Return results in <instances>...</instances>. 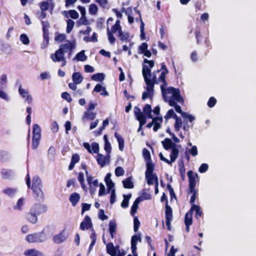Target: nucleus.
<instances>
[{
	"label": "nucleus",
	"mask_w": 256,
	"mask_h": 256,
	"mask_svg": "<svg viewBox=\"0 0 256 256\" xmlns=\"http://www.w3.org/2000/svg\"><path fill=\"white\" fill-rule=\"evenodd\" d=\"M121 12H124L126 15L128 16H132V7H128L126 9L122 8L121 10Z\"/></svg>",
	"instance_id": "nucleus-62"
},
{
	"label": "nucleus",
	"mask_w": 256,
	"mask_h": 256,
	"mask_svg": "<svg viewBox=\"0 0 256 256\" xmlns=\"http://www.w3.org/2000/svg\"><path fill=\"white\" fill-rule=\"evenodd\" d=\"M146 169L145 172V174H154L153 172L154 169V164L152 162V160L146 162Z\"/></svg>",
	"instance_id": "nucleus-35"
},
{
	"label": "nucleus",
	"mask_w": 256,
	"mask_h": 256,
	"mask_svg": "<svg viewBox=\"0 0 256 256\" xmlns=\"http://www.w3.org/2000/svg\"><path fill=\"white\" fill-rule=\"evenodd\" d=\"M26 184L28 188L30 187V178L29 174L26 178ZM42 182L39 177L36 176L32 178L31 188L33 197L37 200H42L44 198V192L42 190Z\"/></svg>",
	"instance_id": "nucleus-2"
},
{
	"label": "nucleus",
	"mask_w": 256,
	"mask_h": 256,
	"mask_svg": "<svg viewBox=\"0 0 256 256\" xmlns=\"http://www.w3.org/2000/svg\"><path fill=\"white\" fill-rule=\"evenodd\" d=\"M184 224L190 225L192 224V214L190 212V210L185 214Z\"/></svg>",
	"instance_id": "nucleus-39"
},
{
	"label": "nucleus",
	"mask_w": 256,
	"mask_h": 256,
	"mask_svg": "<svg viewBox=\"0 0 256 256\" xmlns=\"http://www.w3.org/2000/svg\"><path fill=\"white\" fill-rule=\"evenodd\" d=\"M41 24L42 25L44 38V43L42 44L44 46H42V48H44L46 46H47L49 44L50 38L48 28L50 27V25L49 22L48 20H42Z\"/></svg>",
	"instance_id": "nucleus-6"
},
{
	"label": "nucleus",
	"mask_w": 256,
	"mask_h": 256,
	"mask_svg": "<svg viewBox=\"0 0 256 256\" xmlns=\"http://www.w3.org/2000/svg\"><path fill=\"white\" fill-rule=\"evenodd\" d=\"M102 240L104 244L106 245V250L107 254H110V256H116L119 248V246H114L112 242L106 243L104 236H102Z\"/></svg>",
	"instance_id": "nucleus-12"
},
{
	"label": "nucleus",
	"mask_w": 256,
	"mask_h": 256,
	"mask_svg": "<svg viewBox=\"0 0 256 256\" xmlns=\"http://www.w3.org/2000/svg\"><path fill=\"white\" fill-rule=\"evenodd\" d=\"M134 10L136 12V14H138V15H140V38L142 40H144L145 39V32H144V22L142 21L140 12L137 9V8L136 7L134 8Z\"/></svg>",
	"instance_id": "nucleus-20"
},
{
	"label": "nucleus",
	"mask_w": 256,
	"mask_h": 256,
	"mask_svg": "<svg viewBox=\"0 0 256 256\" xmlns=\"http://www.w3.org/2000/svg\"><path fill=\"white\" fill-rule=\"evenodd\" d=\"M194 211L196 212L195 216L197 219L202 216V212L200 210V206L196 204H193L192 206V207L190 210V212L193 214Z\"/></svg>",
	"instance_id": "nucleus-25"
},
{
	"label": "nucleus",
	"mask_w": 256,
	"mask_h": 256,
	"mask_svg": "<svg viewBox=\"0 0 256 256\" xmlns=\"http://www.w3.org/2000/svg\"><path fill=\"white\" fill-rule=\"evenodd\" d=\"M151 198V196L146 194V192L143 193L142 196H138L133 202V204L131 207L130 214L132 216L136 212L138 208L139 204L144 200H150Z\"/></svg>",
	"instance_id": "nucleus-5"
},
{
	"label": "nucleus",
	"mask_w": 256,
	"mask_h": 256,
	"mask_svg": "<svg viewBox=\"0 0 256 256\" xmlns=\"http://www.w3.org/2000/svg\"><path fill=\"white\" fill-rule=\"evenodd\" d=\"M107 186V191L109 192L110 190L114 189V184L112 182V180H110L108 182H105Z\"/></svg>",
	"instance_id": "nucleus-61"
},
{
	"label": "nucleus",
	"mask_w": 256,
	"mask_h": 256,
	"mask_svg": "<svg viewBox=\"0 0 256 256\" xmlns=\"http://www.w3.org/2000/svg\"><path fill=\"white\" fill-rule=\"evenodd\" d=\"M182 125L181 118L175 122L174 127L176 132H179Z\"/></svg>",
	"instance_id": "nucleus-58"
},
{
	"label": "nucleus",
	"mask_w": 256,
	"mask_h": 256,
	"mask_svg": "<svg viewBox=\"0 0 256 256\" xmlns=\"http://www.w3.org/2000/svg\"><path fill=\"white\" fill-rule=\"evenodd\" d=\"M3 192L9 196H13L16 192L15 188H7L3 190Z\"/></svg>",
	"instance_id": "nucleus-49"
},
{
	"label": "nucleus",
	"mask_w": 256,
	"mask_h": 256,
	"mask_svg": "<svg viewBox=\"0 0 256 256\" xmlns=\"http://www.w3.org/2000/svg\"><path fill=\"white\" fill-rule=\"evenodd\" d=\"M168 94H172V98L169 100H173L176 102H183L184 100L180 94L178 88L174 87H169L166 90Z\"/></svg>",
	"instance_id": "nucleus-10"
},
{
	"label": "nucleus",
	"mask_w": 256,
	"mask_h": 256,
	"mask_svg": "<svg viewBox=\"0 0 256 256\" xmlns=\"http://www.w3.org/2000/svg\"><path fill=\"white\" fill-rule=\"evenodd\" d=\"M96 114L93 112H84V116L90 120H94L96 117Z\"/></svg>",
	"instance_id": "nucleus-50"
},
{
	"label": "nucleus",
	"mask_w": 256,
	"mask_h": 256,
	"mask_svg": "<svg viewBox=\"0 0 256 256\" xmlns=\"http://www.w3.org/2000/svg\"><path fill=\"white\" fill-rule=\"evenodd\" d=\"M188 192L189 194H192V195L191 196L190 199V203L192 206L193 204H194V203L196 199V196L198 193V190L196 189H194V191L191 192L190 190H188Z\"/></svg>",
	"instance_id": "nucleus-44"
},
{
	"label": "nucleus",
	"mask_w": 256,
	"mask_h": 256,
	"mask_svg": "<svg viewBox=\"0 0 256 256\" xmlns=\"http://www.w3.org/2000/svg\"><path fill=\"white\" fill-rule=\"evenodd\" d=\"M25 256H42V254L35 248L28 249L24 252Z\"/></svg>",
	"instance_id": "nucleus-27"
},
{
	"label": "nucleus",
	"mask_w": 256,
	"mask_h": 256,
	"mask_svg": "<svg viewBox=\"0 0 256 256\" xmlns=\"http://www.w3.org/2000/svg\"><path fill=\"white\" fill-rule=\"evenodd\" d=\"M107 34L110 42V44H114L116 42V38L114 36L112 32L109 30L108 28L107 30Z\"/></svg>",
	"instance_id": "nucleus-54"
},
{
	"label": "nucleus",
	"mask_w": 256,
	"mask_h": 256,
	"mask_svg": "<svg viewBox=\"0 0 256 256\" xmlns=\"http://www.w3.org/2000/svg\"><path fill=\"white\" fill-rule=\"evenodd\" d=\"M105 76L103 73H96L91 76L92 80L96 82H102L104 79Z\"/></svg>",
	"instance_id": "nucleus-37"
},
{
	"label": "nucleus",
	"mask_w": 256,
	"mask_h": 256,
	"mask_svg": "<svg viewBox=\"0 0 256 256\" xmlns=\"http://www.w3.org/2000/svg\"><path fill=\"white\" fill-rule=\"evenodd\" d=\"M75 58L78 61L84 62L86 60L87 56L84 54V50H82L78 52L75 56Z\"/></svg>",
	"instance_id": "nucleus-38"
},
{
	"label": "nucleus",
	"mask_w": 256,
	"mask_h": 256,
	"mask_svg": "<svg viewBox=\"0 0 256 256\" xmlns=\"http://www.w3.org/2000/svg\"><path fill=\"white\" fill-rule=\"evenodd\" d=\"M124 174V170L121 166H118L115 169V174L116 176L119 177L122 176Z\"/></svg>",
	"instance_id": "nucleus-55"
},
{
	"label": "nucleus",
	"mask_w": 256,
	"mask_h": 256,
	"mask_svg": "<svg viewBox=\"0 0 256 256\" xmlns=\"http://www.w3.org/2000/svg\"><path fill=\"white\" fill-rule=\"evenodd\" d=\"M47 211V206L42 204H35L31 206L28 212L25 214L26 220L32 224L38 222V216Z\"/></svg>",
	"instance_id": "nucleus-1"
},
{
	"label": "nucleus",
	"mask_w": 256,
	"mask_h": 256,
	"mask_svg": "<svg viewBox=\"0 0 256 256\" xmlns=\"http://www.w3.org/2000/svg\"><path fill=\"white\" fill-rule=\"evenodd\" d=\"M168 104L170 106H174L176 111L180 114L182 116H183V114L185 113V112L182 111L180 106L177 104L176 102L173 100H168Z\"/></svg>",
	"instance_id": "nucleus-32"
},
{
	"label": "nucleus",
	"mask_w": 256,
	"mask_h": 256,
	"mask_svg": "<svg viewBox=\"0 0 256 256\" xmlns=\"http://www.w3.org/2000/svg\"><path fill=\"white\" fill-rule=\"evenodd\" d=\"M72 78L74 83L80 84L82 82L84 78L80 72H74L72 75Z\"/></svg>",
	"instance_id": "nucleus-31"
},
{
	"label": "nucleus",
	"mask_w": 256,
	"mask_h": 256,
	"mask_svg": "<svg viewBox=\"0 0 256 256\" xmlns=\"http://www.w3.org/2000/svg\"><path fill=\"white\" fill-rule=\"evenodd\" d=\"M73 48L74 46L70 42L62 44L54 53L50 54V58L54 62H60V60H64V54L68 52L70 55Z\"/></svg>",
	"instance_id": "nucleus-3"
},
{
	"label": "nucleus",
	"mask_w": 256,
	"mask_h": 256,
	"mask_svg": "<svg viewBox=\"0 0 256 256\" xmlns=\"http://www.w3.org/2000/svg\"><path fill=\"white\" fill-rule=\"evenodd\" d=\"M68 234L65 232V230H62L58 234L53 236L52 240L55 244H59L64 242L68 238Z\"/></svg>",
	"instance_id": "nucleus-16"
},
{
	"label": "nucleus",
	"mask_w": 256,
	"mask_h": 256,
	"mask_svg": "<svg viewBox=\"0 0 256 256\" xmlns=\"http://www.w3.org/2000/svg\"><path fill=\"white\" fill-rule=\"evenodd\" d=\"M122 30V27L120 26V21L118 20H116L112 28V32H116L117 31L119 33V32Z\"/></svg>",
	"instance_id": "nucleus-40"
},
{
	"label": "nucleus",
	"mask_w": 256,
	"mask_h": 256,
	"mask_svg": "<svg viewBox=\"0 0 256 256\" xmlns=\"http://www.w3.org/2000/svg\"><path fill=\"white\" fill-rule=\"evenodd\" d=\"M98 10V8L96 4H92L89 6V13L92 15H95Z\"/></svg>",
	"instance_id": "nucleus-45"
},
{
	"label": "nucleus",
	"mask_w": 256,
	"mask_h": 256,
	"mask_svg": "<svg viewBox=\"0 0 256 256\" xmlns=\"http://www.w3.org/2000/svg\"><path fill=\"white\" fill-rule=\"evenodd\" d=\"M92 150L95 154H99V144L98 143L94 142L92 144Z\"/></svg>",
	"instance_id": "nucleus-59"
},
{
	"label": "nucleus",
	"mask_w": 256,
	"mask_h": 256,
	"mask_svg": "<svg viewBox=\"0 0 256 256\" xmlns=\"http://www.w3.org/2000/svg\"><path fill=\"white\" fill-rule=\"evenodd\" d=\"M140 222L137 216H134V232H136L140 226Z\"/></svg>",
	"instance_id": "nucleus-53"
},
{
	"label": "nucleus",
	"mask_w": 256,
	"mask_h": 256,
	"mask_svg": "<svg viewBox=\"0 0 256 256\" xmlns=\"http://www.w3.org/2000/svg\"><path fill=\"white\" fill-rule=\"evenodd\" d=\"M66 24H67V26H66V32L68 34H69L72 30L74 26V22L71 19H68L66 20Z\"/></svg>",
	"instance_id": "nucleus-42"
},
{
	"label": "nucleus",
	"mask_w": 256,
	"mask_h": 256,
	"mask_svg": "<svg viewBox=\"0 0 256 256\" xmlns=\"http://www.w3.org/2000/svg\"><path fill=\"white\" fill-rule=\"evenodd\" d=\"M123 197L124 199L121 203V206L124 208H126L128 206L129 200L132 197V194H124Z\"/></svg>",
	"instance_id": "nucleus-33"
},
{
	"label": "nucleus",
	"mask_w": 256,
	"mask_h": 256,
	"mask_svg": "<svg viewBox=\"0 0 256 256\" xmlns=\"http://www.w3.org/2000/svg\"><path fill=\"white\" fill-rule=\"evenodd\" d=\"M142 156L146 162L152 160L151 158L149 150H147L146 148H144L142 150Z\"/></svg>",
	"instance_id": "nucleus-41"
},
{
	"label": "nucleus",
	"mask_w": 256,
	"mask_h": 256,
	"mask_svg": "<svg viewBox=\"0 0 256 256\" xmlns=\"http://www.w3.org/2000/svg\"><path fill=\"white\" fill-rule=\"evenodd\" d=\"M162 146L166 150H168L170 149L172 150H172L175 149L178 152V156L179 154V150L176 148L177 146L173 142L172 140L168 138H166L162 142ZM178 147L180 148L181 147L180 145L178 146Z\"/></svg>",
	"instance_id": "nucleus-14"
},
{
	"label": "nucleus",
	"mask_w": 256,
	"mask_h": 256,
	"mask_svg": "<svg viewBox=\"0 0 256 256\" xmlns=\"http://www.w3.org/2000/svg\"><path fill=\"white\" fill-rule=\"evenodd\" d=\"M42 11H46L49 8V3L46 2H42L38 4Z\"/></svg>",
	"instance_id": "nucleus-48"
},
{
	"label": "nucleus",
	"mask_w": 256,
	"mask_h": 256,
	"mask_svg": "<svg viewBox=\"0 0 256 256\" xmlns=\"http://www.w3.org/2000/svg\"><path fill=\"white\" fill-rule=\"evenodd\" d=\"M43 232H34L28 234L26 237V240L29 243H39L44 242L42 238Z\"/></svg>",
	"instance_id": "nucleus-11"
},
{
	"label": "nucleus",
	"mask_w": 256,
	"mask_h": 256,
	"mask_svg": "<svg viewBox=\"0 0 256 256\" xmlns=\"http://www.w3.org/2000/svg\"><path fill=\"white\" fill-rule=\"evenodd\" d=\"M140 241L141 238L140 236L137 235H134L131 238V249L132 251L134 252L136 250V244L138 240Z\"/></svg>",
	"instance_id": "nucleus-29"
},
{
	"label": "nucleus",
	"mask_w": 256,
	"mask_h": 256,
	"mask_svg": "<svg viewBox=\"0 0 256 256\" xmlns=\"http://www.w3.org/2000/svg\"><path fill=\"white\" fill-rule=\"evenodd\" d=\"M208 164L204 163L202 164L198 168V172L200 173H204L208 170Z\"/></svg>",
	"instance_id": "nucleus-63"
},
{
	"label": "nucleus",
	"mask_w": 256,
	"mask_h": 256,
	"mask_svg": "<svg viewBox=\"0 0 256 256\" xmlns=\"http://www.w3.org/2000/svg\"><path fill=\"white\" fill-rule=\"evenodd\" d=\"M109 232L116 233V224L114 220H110L109 222Z\"/></svg>",
	"instance_id": "nucleus-46"
},
{
	"label": "nucleus",
	"mask_w": 256,
	"mask_h": 256,
	"mask_svg": "<svg viewBox=\"0 0 256 256\" xmlns=\"http://www.w3.org/2000/svg\"><path fill=\"white\" fill-rule=\"evenodd\" d=\"M160 158L161 160L164 162L168 164H172V162H174L176 159L178 158V152L175 149L172 150V151L171 152L170 154V160H169L168 159L165 158L162 153H160L159 154Z\"/></svg>",
	"instance_id": "nucleus-15"
},
{
	"label": "nucleus",
	"mask_w": 256,
	"mask_h": 256,
	"mask_svg": "<svg viewBox=\"0 0 256 256\" xmlns=\"http://www.w3.org/2000/svg\"><path fill=\"white\" fill-rule=\"evenodd\" d=\"M165 218L166 219L172 218V208L168 204L165 206Z\"/></svg>",
	"instance_id": "nucleus-36"
},
{
	"label": "nucleus",
	"mask_w": 256,
	"mask_h": 256,
	"mask_svg": "<svg viewBox=\"0 0 256 256\" xmlns=\"http://www.w3.org/2000/svg\"><path fill=\"white\" fill-rule=\"evenodd\" d=\"M24 198H21L18 200L17 201L16 204L14 206V209L17 210H22V206L24 205Z\"/></svg>",
	"instance_id": "nucleus-43"
},
{
	"label": "nucleus",
	"mask_w": 256,
	"mask_h": 256,
	"mask_svg": "<svg viewBox=\"0 0 256 256\" xmlns=\"http://www.w3.org/2000/svg\"><path fill=\"white\" fill-rule=\"evenodd\" d=\"M94 91L96 92H100V95L108 96V92L106 91L105 87L102 86L100 84H97L94 88Z\"/></svg>",
	"instance_id": "nucleus-23"
},
{
	"label": "nucleus",
	"mask_w": 256,
	"mask_h": 256,
	"mask_svg": "<svg viewBox=\"0 0 256 256\" xmlns=\"http://www.w3.org/2000/svg\"><path fill=\"white\" fill-rule=\"evenodd\" d=\"M62 98L66 100L68 102H71L72 101V98L69 93L68 92H64L61 94Z\"/></svg>",
	"instance_id": "nucleus-57"
},
{
	"label": "nucleus",
	"mask_w": 256,
	"mask_h": 256,
	"mask_svg": "<svg viewBox=\"0 0 256 256\" xmlns=\"http://www.w3.org/2000/svg\"><path fill=\"white\" fill-rule=\"evenodd\" d=\"M216 100L214 96H211L207 104L209 108H213L216 103Z\"/></svg>",
	"instance_id": "nucleus-56"
},
{
	"label": "nucleus",
	"mask_w": 256,
	"mask_h": 256,
	"mask_svg": "<svg viewBox=\"0 0 256 256\" xmlns=\"http://www.w3.org/2000/svg\"><path fill=\"white\" fill-rule=\"evenodd\" d=\"M150 94L151 93L150 92H148L147 90L146 92H144L142 94V100H144L149 98L151 100H152L154 96V94L152 93V96Z\"/></svg>",
	"instance_id": "nucleus-60"
},
{
	"label": "nucleus",
	"mask_w": 256,
	"mask_h": 256,
	"mask_svg": "<svg viewBox=\"0 0 256 256\" xmlns=\"http://www.w3.org/2000/svg\"><path fill=\"white\" fill-rule=\"evenodd\" d=\"M144 64H148L149 67L147 65H143L142 69V74L144 78H151L152 76L151 68L154 66V62L152 60H148L144 58Z\"/></svg>",
	"instance_id": "nucleus-9"
},
{
	"label": "nucleus",
	"mask_w": 256,
	"mask_h": 256,
	"mask_svg": "<svg viewBox=\"0 0 256 256\" xmlns=\"http://www.w3.org/2000/svg\"><path fill=\"white\" fill-rule=\"evenodd\" d=\"M118 36L122 41H129V34L128 33L124 34L122 30L119 32Z\"/></svg>",
	"instance_id": "nucleus-47"
},
{
	"label": "nucleus",
	"mask_w": 256,
	"mask_h": 256,
	"mask_svg": "<svg viewBox=\"0 0 256 256\" xmlns=\"http://www.w3.org/2000/svg\"><path fill=\"white\" fill-rule=\"evenodd\" d=\"M68 13L70 14V16L71 18L73 19H77L78 18V12L74 10H70L68 11Z\"/></svg>",
	"instance_id": "nucleus-64"
},
{
	"label": "nucleus",
	"mask_w": 256,
	"mask_h": 256,
	"mask_svg": "<svg viewBox=\"0 0 256 256\" xmlns=\"http://www.w3.org/2000/svg\"><path fill=\"white\" fill-rule=\"evenodd\" d=\"M146 178V180L147 184L148 185H152L156 182H158V178L156 174H145Z\"/></svg>",
	"instance_id": "nucleus-19"
},
{
	"label": "nucleus",
	"mask_w": 256,
	"mask_h": 256,
	"mask_svg": "<svg viewBox=\"0 0 256 256\" xmlns=\"http://www.w3.org/2000/svg\"><path fill=\"white\" fill-rule=\"evenodd\" d=\"M80 199V195L77 192L72 194L69 198V200L73 206H75Z\"/></svg>",
	"instance_id": "nucleus-24"
},
{
	"label": "nucleus",
	"mask_w": 256,
	"mask_h": 256,
	"mask_svg": "<svg viewBox=\"0 0 256 256\" xmlns=\"http://www.w3.org/2000/svg\"><path fill=\"white\" fill-rule=\"evenodd\" d=\"M187 176L188 178V190L192 192L196 189V182H199L198 176L192 170H189L187 172Z\"/></svg>",
	"instance_id": "nucleus-7"
},
{
	"label": "nucleus",
	"mask_w": 256,
	"mask_h": 256,
	"mask_svg": "<svg viewBox=\"0 0 256 256\" xmlns=\"http://www.w3.org/2000/svg\"><path fill=\"white\" fill-rule=\"evenodd\" d=\"M132 176H129L126 179L123 180L122 181L123 186L124 188L130 189L134 187V184L133 182L132 181Z\"/></svg>",
	"instance_id": "nucleus-28"
},
{
	"label": "nucleus",
	"mask_w": 256,
	"mask_h": 256,
	"mask_svg": "<svg viewBox=\"0 0 256 256\" xmlns=\"http://www.w3.org/2000/svg\"><path fill=\"white\" fill-rule=\"evenodd\" d=\"M96 161L101 168L104 167L106 164V157L101 154H98L96 158Z\"/></svg>",
	"instance_id": "nucleus-34"
},
{
	"label": "nucleus",
	"mask_w": 256,
	"mask_h": 256,
	"mask_svg": "<svg viewBox=\"0 0 256 256\" xmlns=\"http://www.w3.org/2000/svg\"><path fill=\"white\" fill-rule=\"evenodd\" d=\"M66 36L64 34L56 33L54 40L58 42H62L66 39Z\"/></svg>",
	"instance_id": "nucleus-52"
},
{
	"label": "nucleus",
	"mask_w": 256,
	"mask_h": 256,
	"mask_svg": "<svg viewBox=\"0 0 256 256\" xmlns=\"http://www.w3.org/2000/svg\"><path fill=\"white\" fill-rule=\"evenodd\" d=\"M41 138V128L38 124H34L32 126V148L36 149L40 144Z\"/></svg>",
	"instance_id": "nucleus-4"
},
{
	"label": "nucleus",
	"mask_w": 256,
	"mask_h": 256,
	"mask_svg": "<svg viewBox=\"0 0 256 256\" xmlns=\"http://www.w3.org/2000/svg\"><path fill=\"white\" fill-rule=\"evenodd\" d=\"M194 33L196 38V44H199L201 43L202 39L201 34L200 28L199 26H196L194 29Z\"/></svg>",
	"instance_id": "nucleus-30"
},
{
	"label": "nucleus",
	"mask_w": 256,
	"mask_h": 256,
	"mask_svg": "<svg viewBox=\"0 0 256 256\" xmlns=\"http://www.w3.org/2000/svg\"><path fill=\"white\" fill-rule=\"evenodd\" d=\"M160 70H162V72L158 78V80L162 82V84L160 86V88L162 92L164 93L166 90L164 87L168 84L166 78V74L168 73V70L164 62H162L161 64Z\"/></svg>",
	"instance_id": "nucleus-8"
},
{
	"label": "nucleus",
	"mask_w": 256,
	"mask_h": 256,
	"mask_svg": "<svg viewBox=\"0 0 256 256\" xmlns=\"http://www.w3.org/2000/svg\"><path fill=\"white\" fill-rule=\"evenodd\" d=\"M92 222L90 217L88 216H86L84 218V220L80 223V229L84 230L86 229H89L92 228Z\"/></svg>",
	"instance_id": "nucleus-18"
},
{
	"label": "nucleus",
	"mask_w": 256,
	"mask_h": 256,
	"mask_svg": "<svg viewBox=\"0 0 256 256\" xmlns=\"http://www.w3.org/2000/svg\"><path fill=\"white\" fill-rule=\"evenodd\" d=\"M114 137L116 138L118 144V148L120 151H122L124 146V138L117 132L114 133Z\"/></svg>",
	"instance_id": "nucleus-26"
},
{
	"label": "nucleus",
	"mask_w": 256,
	"mask_h": 256,
	"mask_svg": "<svg viewBox=\"0 0 256 256\" xmlns=\"http://www.w3.org/2000/svg\"><path fill=\"white\" fill-rule=\"evenodd\" d=\"M134 114L141 126H142L146 124V118H148L143 114L140 108L138 106H135L134 108Z\"/></svg>",
	"instance_id": "nucleus-13"
},
{
	"label": "nucleus",
	"mask_w": 256,
	"mask_h": 256,
	"mask_svg": "<svg viewBox=\"0 0 256 256\" xmlns=\"http://www.w3.org/2000/svg\"><path fill=\"white\" fill-rule=\"evenodd\" d=\"M18 92L24 98H25L26 102L28 104H31L32 102V96L29 94L27 90L23 89L22 86H20L18 88Z\"/></svg>",
	"instance_id": "nucleus-17"
},
{
	"label": "nucleus",
	"mask_w": 256,
	"mask_h": 256,
	"mask_svg": "<svg viewBox=\"0 0 256 256\" xmlns=\"http://www.w3.org/2000/svg\"><path fill=\"white\" fill-rule=\"evenodd\" d=\"M152 106L149 104H146L143 108L142 112L144 115L148 118H152Z\"/></svg>",
	"instance_id": "nucleus-22"
},
{
	"label": "nucleus",
	"mask_w": 256,
	"mask_h": 256,
	"mask_svg": "<svg viewBox=\"0 0 256 256\" xmlns=\"http://www.w3.org/2000/svg\"><path fill=\"white\" fill-rule=\"evenodd\" d=\"M20 40L23 44L28 45L30 44L29 38L26 34H22L20 36Z\"/></svg>",
	"instance_id": "nucleus-51"
},
{
	"label": "nucleus",
	"mask_w": 256,
	"mask_h": 256,
	"mask_svg": "<svg viewBox=\"0 0 256 256\" xmlns=\"http://www.w3.org/2000/svg\"><path fill=\"white\" fill-rule=\"evenodd\" d=\"M144 80L146 84V90L148 92H150L152 96V93L154 94V86L157 84V82H153L151 81L150 78H144Z\"/></svg>",
	"instance_id": "nucleus-21"
}]
</instances>
